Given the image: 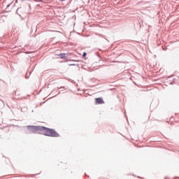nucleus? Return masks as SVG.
<instances>
[{
	"mask_svg": "<svg viewBox=\"0 0 179 179\" xmlns=\"http://www.w3.org/2000/svg\"><path fill=\"white\" fill-rule=\"evenodd\" d=\"M59 57L60 59H66V54L65 53L60 54V55H59Z\"/></svg>",
	"mask_w": 179,
	"mask_h": 179,
	"instance_id": "4",
	"label": "nucleus"
},
{
	"mask_svg": "<svg viewBox=\"0 0 179 179\" xmlns=\"http://www.w3.org/2000/svg\"><path fill=\"white\" fill-rule=\"evenodd\" d=\"M95 103L96 105H101V104H104L105 102L103 101V99H102L101 97H99V98L95 99Z\"/></svg>",
	"mask_w": 179,
	"mask_h": 179,
	"instance_id": "3",
	"label": "nucleus"
},
{
	"mask_svg": "<svg viewBox=\"0 0 179 179\" xmlns=\"http://www.w3.org/2000/svg\"><path fill=\"white\" fill-rule=\"evenodd\" d=\"M60 1H65V0H60Z\"/></svg>",
	"mask_w": 179,
	"mask_h": 179,
	"instance_id": "6",
	"label": "nucleus"
},
{
	"mask_svg": "<svg viewBox=\"0 0 179 179\" xmlns=\"http://www.w3.org/2000/svg\"><path fill=\"white\" fill-rule=\"evenodd\" d=\"M40 134L47 136L48 137H55V138H59V134L55 131V130L52 129H48L45 127H43L41 129Z\"/></svg>",
	"mask_w": 179,
	"mask_h": 179,
	"instance_id": "1",
	"label": "nucleus"
},
{
	"mask_svg": "<svg viewBox=\"0 0 179 179\" xmlns=\"http://www.w3.org/2000/svg\"><path fill=\"white\" fill-rule=\"evenodd\" d=\"M86 55H87V54H86V52H85L83 53V57H85Z\"/></svg>",
	"mask_w": 179,
	"mask_h": 179,
	"instance_id": "5",
	"label": "nucleus"
},
{
	"mask_svg": "<svg viewBox=\"0 0 179 179\" xmlns=\"http://www.w3.org/2000/svg\"><path fill=\"white\" fill-rule=\"evenodd\" d=\"M43 127L41 126H27L28 130H29L32 133H37L38 132L39 134L41 132L42 129Z\"/></svg>",
	"mask_w": 179,
	"mask_h": 179,
	"instance_id": "2",
	"label": "nucleus"
}]
</instances>
